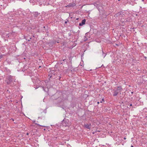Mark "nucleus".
Instances as JSON below:
<instances>
[{
    "label": "nucleus",
    "instance_id": "f257e3e1",
    "mask_svg": "<svg viewBox=\"0 0 147 147\" xmlns=\"http://www.w3.org/2000/svg\"><path fill=\"white\" fill-rule=\"evenodd\" d=\"M122 90V89L121 86H118L117 88L116 89H113V96H117L119 93L120 94H121Z\"/></svg>",
    "mask_w": 147,
    "mask_h": 147
},
{
    "label": "nucleus",
    "instance_id": "f03ea898",
    "mask_svg": "<svg viewBox=\"0 0 147 147\" xmlns=\"http://www.w3.org/2000/svg\"><path fill=\"white\" fill-rule=\"evenodd\" d=\"M62 125L65 127L69 126L70 124V122L67 119H64L62 121Z\"/></svg>",
    "mask_w": 147,
    "mask_h": 147
},
{
    "label": "nucleus",
    "instance_id": "7ed1b4c3",
    "mask_svg": "<svg viewBox=\"0 0 147 147\" xmlns=\"http://www.w3.org/2000/svg\"><path fill=\"white\" fill-rule=\"evenodd\" d=\"M93 4L94 6L96 7V8L99 11H100V10L102 9L103 8L102 5L101 4H100L99 3H98V2H95Z\"/></svg>",
    "mask_w": 147,
    "mask_h": 147
},
{
    "label": "nucleus",
    "instance_id": "20e7f679",
    "mask_svg": "<svg viewBox=\"0 0 147 147\" xmlns=\"http://www.w3.org/2000/svg\"><path fill=\"white\" fill-rule=\"evenodd\" d=\"M76 5L75 3H69L68 5L65 6V7H73Z\"/></svg>",
    "mask_w": 147,
    "mask_h": 147
},
{
    "label": "nucleus",
    "instance_id": "39448f33",
    "mask_svg": "<svg viewBox=\"0 0 147 147\" xmlns=\"http://www.w3.org/2000/svg\"><path fill=\"white\" fill-rule=\"evenodd\" d=\"M90 124H85L84 125V127L86 128L90 129L91 128Z\"/></svg>",
    "mask_w": 147,
    "mask_h": 147
},
{
    "label": "nucleus",
    "instance_id": "423d86ee",
    "mask_svg": "<svg viewBox=\"0 0 147 147\" xmlns=\"http://www.w3.org/2000/svg\"><path fill=\"white\" fill-rule=\"evenodd\" d=\"M86 20L84 19L82 20V22L79 23V25L80 26H82L84 24H85V22H86Z\"/></svg>",
    "mask_w": 147,
    "mask_h": 147
},
{
    "label": "nucleus",
    "instance_id": "0eeeda50",
    "mask_svg": "<svg viewBox=\"0 0 147 147\" xmlns=\"http://www.w3.org/2000/svg\"><path fill=\"white\" fill-rule=\"evenodd\" d=\"M32 13L33 14V15L34 16V17H37L38 15L39 14V13L37 11L33 12Z\"/></svg>",
    "mask_w": 147,
    "mask_h": 147
},
{
    "label": "nucleus",
    "instance_id": "6e6552de",
    "mask_svg": "<svg viewBox=\"0 0 147 147\" xmlns=\"http://www.w3.org/2000/svg\"><path fill=\"white\" fill-rule=\"evenodd\" d=\"M9 80L11 82H12L13 80H14V79L13 78V77L12 76H9Z\"/></svg>",
    "mask_w": 147,
    "mask_h": 147
},
{
    "label": "nucleus",
    "instance_id": "1a4fd4ad",
    "mask_svg": "<svg viewBox=\"0 0 147 147\" xmlns=\"http://www.w3.org/2000/svg\"><path fill=\"white\" fill-rule=\"evenodd\" d=\"M31 79L33 81V82H34V80H37V77L34 76L32 77Z\"/></svg>",
    "mask_w": 147,
    "mask_h": 147
},
{
    "label": "nucleus",
    "instance_id": "9d476101",
    "mask_svg": "<svg viewBox=\"0 0 147 147\" xmlns=\"http://www.w3.org/2000/svg\"><path fill=\"white\" fill-rule=\"evenodd\" d=\"M6 82L8 84H9L11 82L9 81V79L6 80Z\"/></svg>",
    "mask_w": 147,
    "mask_h": 147
},
{
    "label": "nucleus",
    "instance_id": "9b49d317",
    "mask_svg": "<svg viewBox=\"0 0 147 147\" xmlns=\"http://www.w3.org/2000/svg\"><path fill=\"white\" fill-rule=\"evenodd\" d=\"M102 53H103L102 55L104 57V58L105 57V56H106V54L105 53H103V51H102Z\"/></svg>",
    "mask_w": 147,
    "mask_h": 147
},
{
    "label": "nucleus",
    "instance_id": "f8f14e48",
    "mask_svg": "<svg viewBox=\"0 0 147 147\" xmlns=\"http://www.w3.org/2000/svg\"><path fill=\"white\" fill-rule=\"evenodd\" d=\"M42 87L43 88V90L45 91H46L45 90V88L44 87Z\"/></svg>",
    "mask_w": 147,
    "mask_h": 147
},
{
    "label": "nucleus",
    "instance_id": "ddd939ff",
    "mask_svg": "<svg viewBox=\"0 0 147 147\" xmlns=\"http://www.w3.org/2000/svg\"><path fill=\"white\" fill-rule=\"evenodd\" d=\"M3 57V55H0V59L1 58Z\"/></svg>",
    "mask_w": 147,
    "mask_h": 147
},
{
    "label": "nucleus",
    "instance_id": "4468645a",
    "mask_svg": "<svg viewBox=\"0 0 147 147\" xmlns=\"http://www.w3.org/2000/svg\"><path fill=\"white\" fill-rule=\"evenodd\" d=\"M101 100H102V101H101L100 102H101V103H102V101H104V99H102Z\"/></svg>",
    "mask_w": 147,
    "mask_h": 147
},
{
    "label": "nucleus",
    "instance_id": "2eb2a0df",
    "mask_svg": "<svg viewBox=\"0 0 147 147\" xmlns=\"http://www.w3.org/2000/svg\"><path fill=\"white\" fill-rule=\"evenodd\" d=\"M87 40V39L86 38V39H85L84 40V41H86Z\"/></svg>",
    "mask_w": 147,
    "mask_h": 147
},
{
    "label": "nucleus",
    "instance_id": "dca6fc26",
    "mask_svg": "<svg viewBox=\"0 0 147 147\" xmlns=\"http://www.w3.org/2000/svg\"><path fill=\"white\" fill-rule=\"evenodd\" d=\"M29 135V133H28V132L27 133H26V135Z\"/></svg>",
    "mask_w": 147,
    "mask_h": 147
},
{
    "label": "nucleus",
    "instance_id": "f3484780",
    "mask_svg": "<svg viewBox=\"0 0 147 147\" xmlns=\"http://www.w3.org/2000/svg\"><path fill=\"white\" fill-rule=\"evenodd\" d=\"M129 105H130V106H132V104H130Z\"/></svg>",
    "mask_w": 147,
    "mask_h": 147
},
{
    "label": "nucleus",
    "instance_id": "a211bd4d",
    "mask_svg": "<svg viewBox=\"0 0 147 147\" xmlns=\"http://www.w3.org/2000/svg\"><path fill=\"white\" fill-rule=\"evenodd\" d=\"M69 35H71L70 33H69Z\"/></svg>",
    "mask_w": 147,
    "mask_h": 147
},
{
    "label": "nucleus",
    "instance_id": "6ab92c4d",
    "mask_svg": "<svg viewBox=\"0 0 147 147\" xmlns=\"http://www.w3.org/2000/svg\"><path fill=\"white\" fill-rule=\"evenodd\" d=\"M11 119L13 121L14 120L12 118Z\"/></svg>",
    "mask_w": 147,
    "mask_h": 147
},
{
    "label": "nucleus",
    "instance_id": "aec40b11",
    "mask_svg": "<svg viewBox=\"0 0 147 147\" xmlns=\"http://www.w3.org/2000/svg\"><path fill=\"white\" fill-rule=\"evenodd\" d=\"M124 140H125V139H126V138H125V137H124Z\"/></svg>",
    "mask_w": 147,
    "mask_h": 147
},
{
    "label": "nucleus",
    "instance_id": "412c9836",
    "mask_svg": "<svg viewBox=\"0 0 147 147\" xmlns=\"http://www.w3.org/2000/svg\"><path fill=\"white\" fill-rule=\"evenodd\" d=\"M131 147H134V146H133V145H131Z\"/></svg>",
    "mask_w": 147,
    "mask_h": 147
},
{
    "label": "nucleus",
    "instance_id": "4be33fe9",
    "mask_svg": "<svg viewBox=\"0 0 147 147\" xmlns=\"http://www.w3.org/2000/svg\"><path fill=\"white\" fill-rule=\"evenodd\" d=\"M99 103V102H97L98 104Z\"/></svg>",
    "mask_w": 147,
    "mask_h": 147
},
{
    "label": "nucleus",
    "instance_id": "5701e85b",
    "mask_svg": "<svg viewBox=\"0 0 147 147\" xmlns=\"http://www.w3.org/2000/svg\"><path fill=\"white\" fill-rule=\"evenodd\" d=\"M60 78H61V77H59V80H60Z\"/></svg>",
    "mask_w": 147,
    "mask_h": 147
},
{
    "label": "nucleus",
    "instance_id": "b1692460",
    "mask_svg": "<svg viewBox=\"0 0 147 147\" xmlns=\"http://www.w3.org/2000/svg\"><path fill=\"white\" fill-rule=\"evenodd\" d=\"M103 65H102V66H101V67H102V66H103Z\"/></svg>",
    "mask_w": 147,
    "mask_h": 147
},
{
    "label": "nucleus",
    "instance_id": "393cba45",
    "mask_svg": "<svg viewBox=\"0 0 147 147\" xmlns=\"http://www.w3.org/2000/svg\"><path fill=\"white\" fill-rule=\"evenodd\" d=\"M1 128V126H0V128Z\"/></svg>",
    "mask_w": 147,
    "mask_h": 147
}]
</instances>
